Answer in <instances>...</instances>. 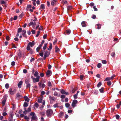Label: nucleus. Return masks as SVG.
Listing matches in <instances>:
<instances>
[{"label":"nucleus","instance_id":"obj_1","mask_svg":"<svg viewBox=\"0 0 121 121\" xmlns=\"http://www.w3.org/2000/svg\"><path fill=\"white\" fill-rule=\"evenodd\" d=\"M53 112L52 110L49 109L47 110L46 114L48 117H50L52 115Z\"/></svg>","mask_w":121,"mask_h":121},{"label":"nucleus","instance_id":"obj_2","mask_svg":"<svg viewBox=\"0 0 121 121\" xmlns=\"http://www.w3.org/2000/svg\"><path fill=\"white\" fill-rule=\"evenodd\" d=\"M12 88H10L9 90V92L11 95L14 94L16 91L17 90L16 89H14L13 90Z\"/></svg>","mask_w":121,"mask_h":121},{"label":"nucleus","instance_id":"obj_3","mask_svg":"<svg viewBox=\"0 0 121 121\" xmlns=\"http://www.w3.org/2000/svg\"><path fill=\"white\" fill-rule=\"evenodd\" d=\"M78 101L76 100H73L72 103V106L74 107L76 106V105L77 104Z\"/></svg>","mask_w":121,"mask_h":121},{"label":"nucleus","instance_id":"obj_4","mask_svg":"<svg viewBox=\"0 0 121 121\" xmlns=\"http://www.w3.org/2000/svg\"><path fill=\"white\" fill-rule=\"evenodd\" d=\"M49 99L51 103H52L53 102L56 100L55 98L54 97H52L51 96H49Z\"/></svg>","mask_w":121,"mask_h":121},{"label":"nucleus","instance_id":"obj_5","mask_svg":"<svg viewBox=\"0 0 121 121\" xmlns=\"http://www.w3.org/2000/svg\"><path fill=\"white\" fill-rule=\"evenodd\" d=\"M23 98V96L21 95L19 92L17 93L16 95V99H21Z\"/></svg>","mask_w":121,"mask_h":121},{"label":"nucleus","instance_id":"obj_6","mask_svg":"<svg viewBox=\"0 0 121 121\" xmlns=\"http://www.w3.org/2000/svg\"><path fill=\"white\" fill-rule=\"evenodd\" d=\"M35 44V43L34 41H33L32 42H30L28 45L31 47H32Z\"/></svg>","mask_w":121,"mask_h":121},{"label":"nucleus","instance_id":"obj_7","mask_svg":"<svg viewBox=\"0 0 121 121\" xmlns=\"http://www.w3.org/2000/svg\"><path fill=\"white\" fill-rule=\"evenodd\" d=\"M50 52L48 51H46L45 52L44 55H45L47 57H48L50 54Z\"/></svg>","mask_w":121,"mask_h":121},{"label":"nucleus","instance_id":"obj_8","mask_svg":"<svg viewBox=\"0 0 121 121\" xmlns=\"http://www.w3.org/2000/svg\"><path fill=\"white\" fill-rule=\"evenodd\" d=\"M22 81H21L18 84V86L19 88H20L21 87L22 85Z\"/></svg>","mask_w":121,"mask_h":121},{"label":"nucleus","instance_id":"obj_9","mask_svg":"<svg viewBox=\"0 0 121 121\" xmlns=\"http://www.w3.org/2000/svg\"><path fill=\"white\" fill-rule=\"evenodd\" d=\"M22 35L24 37H25L26 38V37L27 36L26 35V30H22Z\"/></svg>","mask_w":121,"mask_h":121},{"label":"nucleus","instance_id":"obj_10","mask_svg":"<svg viewBox=\"0 0 121 121\" xmlns=\"http://www.w3.org/2000/svg\"><path fill=\"white\" fill-rule=\"evenodd\" d=\"M23 98L26 101H27L28 102L29 101V99L28 98V97L26 96H24Z\"/></svg>","mask_w":121,"mask_h":121},{"label":"nucleus","instance_id":"obj_11","mask_svg":"<svg viewBox=\"0 0 121 121\" xmlns=\"http://www.w3.org/2000/svg\"><path fill=\"white\" fill-rule=\"evenodd\" d=\"M86 23L85 21H82L81 23V24L82 26L83 27H85L86 26Z\"/></svg>","mask_w":121,"mask_h":121},{"label":"nucleus","instance_id":"obj_12","mask_svg":"<svg viewBox=\"0 0 121 121\" xmlns=\"http://www.w3.org/2000/svg\"><path fill=\"white\" fill-rule=\"evenodd\" d=\"M17 55L19 57V58H20L22 55V53L20 51L19 52H18Z\"/></svg>","mask_w":121,"mask_h":121},{"label":"nucleus","instance_id":"obj_13","mask_svg":"<svg viewBox=\"0 0 121 121\" xmlns=\"http://www.w3.org/2000/svg\"><path fill=\"white\" fill-rule=\"evenodd\" d=\"M37 77L36 78H35V82H39V76H38V77Z\"/></svg>","mask_w":121,"mask_h":121},{"label":"nucleus","instance_id":"obj_14","mask_svg":"<svg viewBox=\"0 0 121 121\" xmlns=\"http://www.w3.org/2000/svg\"><path fill=\"white\" fill-rule=\"evenodd\" d=\"M56 2V0H53L51 2V5L52 6H53L54 4H55Z\"/></svg>","mask_w":121,"mask_h":121},{"label":"nucleus","instance_id":"obj_15","mask_svg":"<svg viewBox=\"0 0 121 121\" xmlns=\"http://www.w3.org/2000/svg\"><path fill=\"white\" fill-rule=\"evenodd\" d=\"M51 71L50 70H48L46 73V75L48 77L50 76V74L51 73Z\"/></svg>","mask_w":121,"mask_h":121},{"label":"nucleus","instance_id":"obj_16","mask_svg":"<svg viewBox=\"0 0 121 121\" xmlns=\"http://www.w3.org/2000/svg\"><path fill=\"white\" fill-rule=\"evenodd\" d=\"M30 82V79L28 78H26L25 80V82L26 84L29 83Z\"/></svg>","mask_w":121,"mask_h":121},{"label":"nucleus","instance_id":"obj_17","mask_svg":"<svg viewBox=\"0 0 121 121\" xmlns=\"http://www.w3.org/2000/svg\"><path fill=\"white\" fill-rule=\"evenodd\" d=\"M55 52H59L60 51L59 48H58L57 46H56L55 47Z\"/></svg>","mask_w":121,"mask_h":121},{"label":"nucleus","instance_id":"obj_18","mask_svg":"<svg viewBox=\"0 0 121 121\" xmlns=\"http://www.w3.org/2000/svg\"><path fill=\"white\" fill-rule=\"evenodd\" d=\"M43 51L42 50L39 53V55L43 57Z\"/></svg>","mask_w":121,"mask_h":121},{"label":"nucleus","instance_id":"obj_19","mask_svg":"<svg viewBox=\"0 0 121 121\" xmlns=\"http://www.w3.org/2000/svg\"><path fill=\"white\" fill-rule=\"evenodd\" d=\"M31 105H30L29 108H28L27 110V112H29L31 111Z\"/></svg>","mask_w":121,"mask_h":121},{"label":"nucleus","instance_id":"obj_20","mask_svg":"<svg viewBox=\"0 0 121 121\" xmlns=\"http://www.w3.org/2000/svg\"><path fill=\"white\" fill-rule=\"evenodd\" d=\"M66 32L68 34H69L71 33V30L69 29H68L66 30Z\"/></svg>","mask_w":121,"mask_h":121},{"label":"nucleus","instance_id":"obj_21","mask_svg":"<svg viewBox=\"0 0 121 121\" xmlns=\"http://www.w3.org/2000/svg\"><path fill=\"white\" fill-rule=\"evenodd\" d=\"M104 88L103 87H102L100 89H99L100 92L101 93H103L104 92Z\"/></svg>","mask_w":121,"mask_h":121},{"label":"nucleus","instance_id":"obj_22","mask_svg":"<svg viewBox=\"0 0 121 121\" xmlns=\"http://www.w3.org/2000/svg\"><path fill=\"white\" fill-rule=\"evenodd\" d=\"M6 101L5 99H4L3 100L2 102V104L3 106H4Z\"/></svg>","mask_w":121,"mask_h":121},{"label":"nucleus","instance_id":"obj_23","mask_svg":"<svg viewBox=\"0 0 121 121\" xmlns=\"http://www.w3.org/2000/svg\"><path fill=\"white\" fill-rule=\"evenodd\" d=\"M39 73L37 71H36L34 74V76L35 77H38V76Z\"/></svg>","mask_w":121,"mask_h":121},{"label":"nucleus","instance_id":"obj_24","mask_svg":"<svg viewBox=\"0 0 121 121\" xmlns=\"http://www.w3.org/2000/svg\"><path fill=\"white\" fill-rule=\"evenodd\" d=\"M102 85V83L101 82H100L98 83L97 85V86L98 87H99Z\"/></svg>","mask_w":121,"mask_h":121},{"label":"nucleus","instance_id":"obj_25","mask_svg":"<svg viewBox=\"0 0 121 121\" xmlns=\"http://www.w3.org/2000/svg\"><path fill=\"white\" fill-rule=\"evenodd\" d=\"M84 76L83 75H80V79L82 81L83 79V78Z\"/></svg>","mask_w":121,"mask_h":121},{"label":"nucleus","instance_id":"obj_26","mask_svg":"<svg viewBox=\"0 0 121 121\" xmlns=\"http://www.w3.org/2000/svg\"><path fill=\"white\" fill-rule=\"evenodd\" d=\"M60 91L61 93L62 94H65V91L64 90H63V89H61Z\"/></svg>","mask_w":121,"mask_h":121},{"label":"nucleus","instance_id":"obj_27","mask_svg":"<svg viewBox=\"0 0 121 121\" xmlns=\"http://www.w3.org/2000/svg\"><path fill=\"white\" fill-rule=\"evenodd\" d=\"M67 10H71L72 9V7L70 6H68L67 7Z\"/></svg>","mask_w":121,"mask_h":121},{"label":"nucleus","instance_id":"obj_28","mask_svg":"<svg viewBox=\"0 0 121 121\" xmlns=\"http://www.w3.org/2000/svg\"><path fill=\"white\" fill-rule=\"evenodd\" d=\"M22 29L21 28H19L18 30L17 33H19L22 32Z\"/></svg>","mask_w":121,"mask_h":121},{"label":"nucleus","instance_id":"obj_29","mask_svg":"<svg viewBox=\"0 0 121 121\" xmlns=\"http://www.w3.org/2000/svg\"><path fill=\"white\" fill-rule=\"evenodd\" d=\"M28 106V104L26 102H25L24 103L23 106L24 107H26Z\"/></svg>","mask_w":121,"mask_h":121},{"label":"nucleus","instance_id":"obj_30","mask_svg":"<svg viewBox=\"0 0 121 121\" xmlns=\"http://www.w3.org/2000/svg\"><path fill=\"white\" fill-rule=\"evenodd\" d=\"M27 84V85L26 86V88H30V84L29 83L28 84Z\"/></svg>","mask_w":121,"mask_h":121},{"label":"nucleus","instance_id":"obj_31","mask_svg":"<svg viewBox=\"0 0 121 121\" xmlns=\"http://www.w3.org/2000/svg\"><path fill=\"white\" fill-rule=\"evenodd\" d=\"M54 96H60V95H59L58 96V93L56 91H55V92L54 93Z\"/></svg>","mask_w":121,"mask_h":121},{"label":"nucleus","instance_id":"obj_32","mask_svg":"<svg viewBox=\"0 0 121 121\" xmlns=\"http://www.w3.org/2000/svg\"><path fill=\"white\" fill-rule=\"evenodd\" d=\"M42 99L41 98H39L38 99V101L39 103H42Z\"/></svg>","mask_w":121,"mask_h":121},{"label":"nucleus","instance_id":"obj_33","mask_svg":"<svg viewBox=\"0 0 121 121\" xmlns=\"http://www.w3.org/2000/svg\"><path fill=\"white\" fill-rule=\"evenodd\" d=\"M40 8L43 9H45V7L44 4H41V5Z\"/></svg>","mask_w":121,"mask_h":121},{"label":"nucleus","instance_id":"obj_34","mask_svg":"<svg viewBox=\"0 0 121 121\" xmlns=\"http://www.w3.org/2000/svg\"><path fill=\"white\" fill-rule=\"evenodd\" d=\"M102 65L100 63H99L97 64V67L99 68H100L101 66Z\"/></svg>","mask_w":121,"mask_h":121},{"label":"nucleus","instance_id":"obj_35","mask_svg":"<svg viewBox=\"0 0 121 121\" xmlns=\"http://www.w3.org/2000/svg\"><path fill=\"white\" fill-rule=\"evenodd\" d=\"M94 94L95 95H97L98 94V91L95 90L94 91Z\"/></svg>","mask_w":121,"mask_h":121},{"label":"nucleus","instance_id":"obj_36","mask_svg":"<svg viewBox=\"0 0 121 121\" xmlns=\"http://www.w3.org/2000/svg\"><path fill=\"white\" fill-rule=\"evenodd\" d=\"M65 107L66 108H68L70 106V104L69 103H66L65 104Z\"/></svg>","mask_w":121,"mask_h":121},{"label":"nucleus","instance_id":"obj_37","mask_svg":"<svg viewBox=\"0 0 121 121\" xmlns=\"http://www.w3.org/2000/svg\"><path fill=\"white\" fill-rule=\"evenodd\" d=\"M5 86L6 89H8L9 87V84H6L5 85Z\"/></svg>","mask_w":121,"mask_h":121},{"label":"nucleus","instance_id":"obj_38","mask_svg":"<svg viewBox=\"0 0 121 121\" xmlns=\"http://www.w3.org/2000/svg\"><path fill=\"white\" fill-rule=\"evenodd\" d=\"M47 43H45L44 44V46L43 48V49L45 50L46 48L47 47Z\"/></svg>","mask_w":121,"mask_h":121},{"label":"nucleus","instance_id":"obj_39","mask_svg":"<svg viewBox=\"0 0 121 121\" xmlns=\"http://www.w3.org/2000/svg\"><path fill=\"white\" fill-rule=\"evenodd\" d=\"M102 62L103 64H105L107 63V62L105 60H102Z\"/></svg>","mask_w":121,"mask_h":121},{"label":"nucleus","instance_id":"obj_40","mask_svg":"<svg viewBox=\"0 0 121 121\" xmlns=\"http://www.w3.org/2000/svg\"><path fill=\"white\" fill-rule=\"evenodd\" d=\"M26 49H27V50L28 51H29L30 50V49H30V46H29V45H28L27 46Z\"/></svg>","mask_w":121,"mask_h":121},{"label":"nucleus","instance_id":"obj_41","mask_svg":"<svg viewBox=\"0 0 121 121\" xmlns=\"http://www.w3.org/2000/svg\"><path fill=\"white\" fill-rule=\"evenodd\" d=\"M33 1V4L34 6L36 5L35 2L36 0H31Z\"/></svg>","mask_w":121,"mask_h":121},{"label":"nucleus","instance_id":"obj_42","mask_svg":"<svg viewBox=\"0 0 121 121\" xmlns=\"http://www.w3.org/2000/svg\"><path fill=\"white\" fill-rule=\"evenodd\" d=\"M115 117L117 119H119L120 118V116L118 114H116L115 115Z\"/></svg>","mask_w":121,"mask_h":121},{"label":"nucleus","instance_id":"obj_43","mask_svg":"<svg viewBox=\"0 0 121 121\" xmlns=\"http://www.w3.org/2000/svg\"><path fill=\"white\" fill-rule=\"evenodd\" d=\"M35 113L34 112H30V116H34L35 115Z\"/></svg>","mask_w":121,"mask_h":121},{"label":"nucleus","instance_id":"obj_44","mask_svg":"<svg viewBox=\"0 0 121 121\" xmlns=\"http://www.w3.org/2000/svg\"><path fill=\"white\" fill-rule=\"evenodd\" d=\"M24 15V14L23 13H21V14L19 15L18 17L20 18H21Z\"/></svg>","mask_w":121,"mask_h":121},{"label":"nucleus","instance_id":"obj_45","mask_svg":"<svg viewBox=\"0 0 121 121\" xmlns=\"http://www.w3.org/2000/svg\"><path fill=\"white\" fill-rule=\"evenodd\" d=\"M107 85L109 86H110L111 85L112 83L111 81L108 82H107Z\"/></svg>","mask_w":121,"mask_h":121},{"label":"nucleus","instance_id":"obj_46","mask_svg":"<svg viewBox=\"0 0 121 121\" xmlns=\"http://www.w3.org/2000/svg\"><path fill=\"white\" fill-rule=\"evenodd\" d=\"M37 60L39 61H41L43 60V59L42 58H38Z\"/></svg>","mask_w":121,"mask_h":121},{"label":"nucleus","instance_id":"obj_47","mask_svg":"<svg viewBox=\"0 0 121 121\" xmlns=\"http://www.w3.org/2000/svg\"><path fill=\"white\" fill-rule=\"evenodd\" d=\"M97 25L98 26L97 27L98 29H100L101 27L100 25L99 24H97Z\"/></svg>","mask_w":121,"mask_h":121},{"label":"nucleus","instance_id":"obj_48","mask_svg":"<svg viewBox=\"0 0 121 121\" xmlns=\"http://www.w3.org/2000/svg\"><path fill=\"white\" fill-rule=\"evenodd\" d=\"M6 2L4 0H2L1 1L0 4H6Z\"/></svg>","mask_w":121,"mask_h":121},{"label":"nucleus","instance_id":"obj_49","mask_svg":"<svg viewBox=\"0 0 121 121\" xmlns=\"http://www.w3.org/2000/svg\"><path fill=\"white\" fill-rule=\"evenodd\" d=\"M35 106L37 108H38L39 107V105L38 103H35Z\"/></svg>","mask_w":121,"mask_h":121},{"label":"nucleus","instance_id":"obj_50","mask_svg":"<svg viewBox=\"0 0 121 121\" xmlns=\"http://www.w3.org/2000/svg\"><path fill=\"white\" fill-rule=\"evenodd\" d=\"M78 95L76 94H75L73 95V97L74 99H76L77 98Z\"/></svg>","mask_w":121,"mask_h":121},{"label":"nucleus","instance_id":"obj_51","mask_svg":"<svg viewBox=\"0 0 121 121\" xmlns=\"http://www.w3.org/2000/svg\"><path fill=\"white\" fill-rule=\"evenodd\" d=\"M10 117H13V114L12 112H10Z\"/></svg>","mask_w":121,"mask_h":121},{"label":"nucleus","instance_id":"obj_52","mask_svg":"<svg viewBox=\"0 0 121 121\" xmlns=\"http://www.w3.org/2000/svg\"><path fill=\"white\" fill-rule=\"evenodd\" d=\"M57 42V39H55L54 41L53 42V44L54 45H55L56 43Z\"/></svg>","mask_w":121,"mask_h":121},{"label":"nucleus","instance_id":"obj_53","mask_svg":"<svg viewBox=\"0 0 121 121\" xmlns=\"http://www.w3.org/2000/svg\"><path fill=\"white\" fill-rule=\"evenodd\" d=\"M48 86H52V84L51 82H49L48 83Z\"/></svg>","mask_w":121,"mask_h":121},{"label":"nucleus","instance_id":"obj_54","mask_svg":"<svg viewBox=\"0 0 121 121\" xmlns=\"http://www.w3.org/2000/svg\"><path fill=\"white\" fill-rule=\"evenodd\" d=\"M24 119L25 120H29V118L27 116H26L24 117Z\"/></svg>","mask_w":121,"mask_h":121},{"label":"nucleus","instance_id":"obj_55","mask_svg":"<svg viewBox=\"0 0 121 121\" xmlns=\"http://www.w3.org/2000/svg\"><path fill=\"white\" fill-rule=\"evenodd\" d=\"M65 97V96L64 95H62L60 96V98L62 99L64 98Z\"/></svg>","mask_w":121,"mask_h":121},{"label":"nucleus","instance_id":"obj_56","mask_svg":"<svg viewBox=\"0 0 121 121\" xmlns=\"http://www.w3.org/2000/svg\"><path fill=\"white\" fill-rule=\"evenodd\" d=\"M31 32L32 33V34H35V30H32Z\"/></svg>","mask_w":121,"mask_h":121},{"label":"nucleus","instance_id":"obj_57","mask_svg":"<svg viewBox=\"0 0 121 121\" xmlns=\"http://www.w3.org/2000/svg\"><path fill=\"white\" fill-rule=\"evenodd\" d=\"M92 18L93 19H95V18H96V16L95 15L93 14V15H92Z\"/></svg>","mask_w":121,"mask_h":121},{"label":"nucleus","instance_id":"obj_58","mask_svg":"<svg viewBox=\"0 0 121 121\" xmlns=\"http://www.w3.org/2000/svg\"><path fill=\"white\" fill-rule=\"evenodd\" d=\"M50 46H49V48L50 49H52V44L51 43H50Z\"/></svg>","mask_w":121,"mask_h":121},{"label":"nucleus","instance_id":"obj_59","mask_svg":"<svg viewBox=\"0 0 121 121\" xmlns=\"http://www.w3.org/2000/svg\"><path fill=\"white\" fill-rule=\"evenodd\" d=\"M111 56L113 57H114L115 56V52H113L111 54Z\"/></svg>","mask_w":121,"mask_h":121},{"label":"nucleus","instance_id":"obj_60","mask_svg":"<svg viewBox=\"0 0 121 121\" xmlns=\"http://www.w3.org/2000/svg\"><path fill=\"white\" fill-rule=\"evenodd\" d=\"M40 31H38L37 32V34L36 36V37H37L39 36V33H40Z\"/></svg>","mask_w":121,"mask_h":121},{"label":"nucleus","instance_id":"obj_61","mask_svg":"<svg viewBox=\"0 0 121 121\" xmlns=\"http://www.w3.org/2000/svg\"><path fill=\"white\" fill-rule=\"evenodd\" d=\"M33 22H30V23L28 24L29 26H30L31 25L33 26Z\"/></svg>","mask_w":121,"mask_h":121},{"label":"nucleus","instance_id":"obj_62","mask_svg":"<svg viewBox=\"0 0 121 121\" xmlns=\"http://www.w3.org/2000/svg\"><path fill=\"white\" fill-rule=\"evenodd\" d=\"M15 65V62L14 61H12L11 63V65L12 66H14Z\"/></svg>","mask_w":121,"mask_h":121},{"label":"nucleus","instance_id":"obj_63","mask_svg":"<svg viewBox=\"0 0 121 121\" xmlns=\"http://www.w3.org/2000/svg\"><path fill=\"white\" fill-rule=\"evenodd\" d=\"M40 114L41 116H44L45 115V113L44 112H41L40 113Z\"/></svg>","mask_w":121,"mask_h":121},{"label":"nucleus","instance_id":"obj_64","mask_svg":"<svg viewBox=\"0 0 121 121\" xmlns=\"http://www.w3.org/2000/svg\"><path fill=\"white\" fill-rule=\"evenodd\" d=\"M13 117H9V121H12Z\"/></svg>","mask_w":121,"mask_h":121}]
</instances>
